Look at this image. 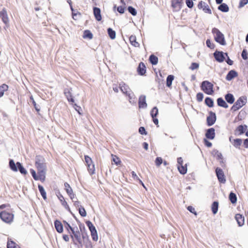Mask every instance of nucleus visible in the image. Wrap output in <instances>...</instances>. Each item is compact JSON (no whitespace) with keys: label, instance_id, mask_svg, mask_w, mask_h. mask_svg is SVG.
<instances>
[{"label":"nucleus","instance_id":"1","mask_svg":"<svg viewBox=\"0 0 248 248\" xmlns=\"http://www.w3.org/2000/svg\"><path fill=\"white\" fill-rule=\"evenodd\" d=\"M0 218L5 222L10 223L14 218V214L11 210H4L0 213Z\"/></svg>","mask_w":248,"mask_h":248},{"label":"nucleus","instance_id":"2","mask_svg":"<svg viewBox=\"0 0 248 248\" xmlns=\"http://www.w3.org/2000/svg\"><path fill=\"white\" fill-rule=\"evenodd\" d=\"M44 158L40 155H37L35 158V166L38 171H43L46 174V166L44 163Z\"/></svg>","mask_w":248,"mask_h":248},{"label":"nucleus","instance_id":"3","mask_svg":"<svg viewBox=\"0 0 248 248\" xmlns=\"http://www.w3.org/2000/svg\"><path fill=\"white\" fill-rule=\"evenodd\" d=\"M212 32L214 35L216 42L221 45H225L226 44L224 35L217 29L216 28H213Z\"/></svg>","mask_w":248,"mask_h":248},{"label":"nucleus","instance_id":"4","mask_svg":"<svg viewBox=\"0 0 248 248\" xmlns=\"http://www.w3.org/2000/svg\"><path fill=\"white\" fill-rule=\"evenodd\" d=\"M247 102V98L246 97L242 96L240 97L237 101L235 102L234 104L232 107L231 110L233 111H235L241 108Z\"/></svg>","mask_w":248,"mask_h":248},{"label":"nucleus","instance_id":"5","mask_svg":"<svg viewBox=\"0 0 248 248\" xmlns=\"http://www.w3.org/2000/svg\"><path fill=\"white\" fill-rule=\"evenodd\" d=\"M201 88L202 91L207 94H212L214 93L213 85L208 81H203Z\"/></svg>","mask_w":248,"mask_h":248},{"label":"nucleus","instance_id":"6","mask_svg":"<svg viewBox=\"0 0 248 248\" xmlns=\"http://www.w3.org/2000/svg\"><path fill=\"white\" fill-rule=\"evenodd\" d=\"M216 173L219 182L224 184L226 182V179L222 170L219 168H217L216 169Z\"/></svg>","mask_w":248,"mask_h":248},{"label":"nucleus","instance_id":"7","mask_svg":"<svg viewBox=\"0 0 248 248\" xmlns=\"http://www.w3.org/2000/svg\"><path fill=\"white\" fill-rule=\"evenodd\" d=\"M71 232H72V234L71 235V237L73 239L74 238L77 240V241L80 243H81V238L80 235V232L78 231V228L77 227L72 229Z\"/></svg>","mask_w":248,"mask_h":248},{"label":"nucleus","instance_id":"8","mask_svg":"<svg viewBox=\"0 0 248 248\" xmlns=\"http://www.w3.org/2000/svg\"><path fill=\"white\" fill-rule=\"evenodd\" d=\"M216 60L219 62H223L225 60V55L227 56V53H224L222 52L216 51L214 54Z\"/></svg>","mask_w":248,"mask_h":248},{"label":"nucleus","instance_id":"9","mask_svg":"<svg viewBox=\"0 0 248 248\" xmlns=\"http://www.w3.org/2000/svg\"><path fill=\"white\" fill-rule=\"evenodd\" d=\"M198 7L199 9H202L206 13L211 14L212 12L208 5L204 2L201 1L198 4Z\"/></svg>","mask_w":248,"mask_h":248},{"label":"nucleus","instance_id":"10","mask_svg":"<svg viewBox=\"0 0 248 248\" xmlns=\"http://www.w3.org/2000/svg\"><path fill=\"white\" fill-rule=\"evenodd\" d=\"M0 18H1L5 25L8 24L9 18L5 8H3L2 11L0 12Z\"/></svg>","mask_w":248,"mask_h":248},{"label":"nucleus","instance_id":"11","mask_svg":"<svg viewBox=\"0 0 248 248\" xmlns=\"http://www.w3.org/2000/svg\"><path fill=\"white\" fill-rule=\"evenodd\" d=\"M216 116L215 113L210 112L209 116L207 118V123L209 126L212 125L216 122Z\"/></svg>","mask_w":248,"mask_h":248},{"label":"nucleus","instance_id":"12","mask_svg":"<svg viewBox=\"0 0 248 248\" xmlns=\"http://www.w3.org/2000/svg\"><path fill=\"white\" fill-rule=\"evenodd\" d=\"M119 88L120 89L121 92L125 95L131 92L129 87L124 82H121L120 83Z\"/></svg>","mask_w":248,"mask_h":248},{"label":"nucleus","instance_id":"13","mask_svg":"<svg viewBox=\"0 0 248 248\" xmlns=\"http://www.w3.org/2000/svg\"><path fill=\"white\" fill-rule=\"evenodd\" d=\"M46 174L43 171H38V175L36 173L33 175L32 176L35 180H40L42 182L45 181Z\"/></svg>","mask_w":248,"mask_h":248},{"label":"nucleus","instance_id":"14","mask_svg":"<svg viewBox=\"0 0 248 248\" xmlns=\"http://www.w3.org/2000/svg\"><path fill=\"white\" fill-rule=\"evenodd\" d=\"M147 106L146 103V97L145 95H141L139 98V107L140 108H144Z\"/></svg>","mask_w":248,"mask_h":248},{"label":"nucleus","instance_id":"15","mask_svg":"<svg viewBox=\"0 0 248 248\" xmlns=\"http://www.w3.org/2000/svg\"><path fill=\"white\" fill-rule=\"evenodd\" d=\"M205 136L207 138L213 140L215 136V129L213 128H209L207 130Z\"/></svg>","mask_w":248,"mask_h":248},{"label":"nucleus","instance_id":"16","mask_svg":"<svg viewBox=\"0 0 248 248\" xmlns=\"http://www.w3.org/2000/svg\"><path fill=\"white\" fill-rule=\"evenodd\" d=\"M237 73L234 70H231L226 76V79L228 81L231 80L237 76Z\"/></svg>","mask_w":248,"mask_h":248},{"label":"nucleus","instance_id":"17","mask_svg":"<svg viewBox=\"0 0 248 248\" xmlns=\"http://www.w3.org/2000/svg\"><path fill=\"white\" fill-rule=\"evenodd\" d=\"M93 14L95 17V19L97 21H100L102 19V17L101 16V11L100 9L97 7H94L93 8Z\"/></svg>","mask_w":248,"mask_h":248},{"label":"nucleus","instance_id":"18","mask_svg":"<svg viewBox=\"0 0 248 248\" xmlns=\"http://www.w3.org/2000/svg\"><path fill=\"white\" fill-rule=\"evenodd\" d=\"M235 219L236 220L237 223L239 226H242L244 224V217L241 214H236L235 215Z\"/></svg>","mask_w":248,"mask_h":248},{"label":"nucleus","instance_id":"19","mask_svg":"<svg viewBox=\"0 0 248 248\" xmlns=\"http://www.w3.org/2000/svg\"><path fill=\"white\" fill-rule=\"evenodd\" d=\"M64 94L66 97L67 100L69 102H71L73 103L74 102V100L72 97V93L71 92L70 89H66L64 90Z\"/></svg>","mask_w":248,"mask_h":248},{"label":"nucleus","instance_id":"20","mask_svg":"<svg viewBox=\"0 0 248 248\" xmlns=\"http://www.w3.org/2000/svg\"><path fill=\"white\" fill-rule=\"evenodd\" d=\"M246 128L247 126L246 125L243 126L241 125L238 126L235 131V134L240 135L243 134L245 132Z\"/></svg>","mask_w":248,"mask_h":248},{"label":"nucleus","instance_id":"21","mask_svg":"<svg viewBox=\"0 0 248 248\" xmlns=\"http://www.w3.org/2000/svg\"><path fill=\"white\" fill-rule=\"evenodd\" d=\"M138 73L140 75H143L146 72V67L143 62H140L139 64L138 68Z\"/></svg>","mask_w":248,"mask_h":248},{"label":"nucleus","instance_id":"22","mask_svg":"<svg viewBox=\"0 0 248 248\" xmlns=\"http://www.w3.org/2000/svg\"><path fill=\"white\" fill-rule=\"evenodd\" d=\"M54 225L57 231L61 233L63 231V226L61 222L58 220H56L54 222Z\"/></svg>","mask_w":248,"mask_h":248},{"label":"nucleus","instance_id":"23","mask_svg":"<svg viewBox=\"0 0 248 248\" xmlns=\"http://www.w3.org/2000/svg\"><path fill=\"white\" fill-rule=\"evenodd\" d=\"M214 155L216 156L217 159L219 161L220 164H224L222 154L220 153H219L218 151H214Z\"/></svg>","mask_w":248,"mask_h":248},{"label":"nucleus","instance_id":"24","mask_svg":"<svg viewBox=\"0 0 248 248\" xmlns=\"http://www.w3.org/2000/svg\"><path fill=\"white\" fill-rule=\"evenodd\" d=\"M225 98L227 102L230 104H232L234 101L233 95L231 93L227 94L225 96Z\"/></svg>","mask_w":248,"mask_h":248},{"label":"nucleus","instance_id":"25","mask_svg":"<svg viewBox=\"0 0 248 248\" xmlns=\"http://www.w3.org/2000/svg\"><path fill=\"white\" fill-rule=\"evenodd\" d=\"M217 105L219 106L223 107L224 108H228V105L226 103V102L222 98H219L217 100Z\"/></svg>","mask_w":248,"mask_h":248},{"label":"nucleus","instance_id":"26","mask_svg":"<svg viewBox=\"0 0 248 248\" xmlns=\"http://www.w3.org/2000/svg\"><path fill=\"white\" fill-rule=\"evenodd\" d=\"M129 41H130V42L132 46H134L135 47L139 46L140 44H139V43H138L136 41V37L135 36L131 35L129 37Z\"/></svg>","mask_w":248,"mask_h":248},{"label":"nucleus","instance_id":"27","mask_svg":"<svg viewBox=\"0 0 248 248\" xmlns=\"http://www.w3.org/2000/svg\"><path fill=\"white\" fill-rule=\"evenodd\" d=\"M177 168L179 172L182 174H185L187 172V167L186 165L184 166L183 164L181 165H177Z\"/></svg>","mask_w":248,"mask_h":248},{"label":"nucleus","instance_id":"28","mask_svg":"<svg viewBox=\"0 0 248 248\" xmlns=\"http://www.w3.org/2000/svg\"><path fill=\"white\" fill-rule=\"evenodd\" d=\"M182 0H172L171 6L174 8L180 9L181 7Z\"/></svg>","mask_w":248,"mask_h":248},{"label":"nucleus","instance_id":"29","mask_svg":"<svg viewBox=\"0 0 248 248\" xmlns=\"http://www.w3.org/2000/svg\"><path fill=\"white\" fill-rule=\"evenodd\" d=\"M8 89V86L5 84H3L0 86V97H1L5 91Z\"/></svg>","mask_w":248,"mask_h":248},{"label":"nucleus","instance_id":"30","mask_svg":"<svg viewBox=\"0 0 248 248\" xmlns=\"http://www.w3.org/2000/svg\"><path fill=\"white\" fill-rule=\"evenodd\" d=\"M127 96L129 97V101L131 104H135L136 102V98L135 95L132 92H130L129 93L126 94Z\"/></svg>","mask_w":248,"mask_h":248},{"label":"nucleus","instance_id":"31","mask_svg":"<svg viewBox=\"0 0 248 248\" xmlns=\"http://www.w3.org/2000/svg\"><path fill=\"white\" fill-rule=\"evenodd\" d=\"M218 9L223 12H227L229 11V8L228 5L225 3H222L220 4L218 7Z\"/></svg>","mask_w":248,"mask_h":248},{"label":"nucleus","instance_id":"32","mask_svg":"<svg viewBox=\"0 0 248 248\" xmlns=\"http://www.w3.org/2000/svg\"><path fill=\"white\" fill-rule=\"evenodd\" d=\"M57 197H58V199H59V200L60 201L62 204L63 206H64L65 207H68L67 202L65 201L64 197L61 194L59 193V194L57 195Z\"/></svg>","mask_w":248,"mask_h":248},{"label":"nucleus","instance_id":"33","mask_svg":"<svg viewBox=\"0 0 248 248\" xmlns=\"http://www.w3.org/2000/svg\"><path fill=\"white\" fill-rule=\"evenodd\" d=\"M16 164L14 161L13 159H10L9 161V166L10 169L14 171H17V168L16 167Z\"/></svg>","mask_w":248,"mask_h":248},{"label":"nucleus","instance_id":"34","mask_svg":"<svg viewBox=\"0 0 248 248\" xmlns=\"http://www.w3.org/2000/svg\"><path fill=\"white\" fill-rule=\"evenodd\" d=\"M174 76L173 75H169L167 78L166 85L168 87H170L171 86L172 82L174 79Z\"/></svg>","mask_w":248,"mask_h":248},{"label":"nucleus","instance_id":"35","mask_svg":"<svg viewBox=\"0 0 248 248\" xmlns=\"http://www.w3.org/2000/svg\"><path fill=\"white\" fill-rule=\"evenodd\" d=\"M218 203L217 202H214L212 205V211L214 214L217 213L218 211Z\"/></svg>","mask_w":248,"mask_h":248},{"label":"nucleus","instance_id":"36","mask_svg":"<svg viewBox=\"0 0 248 248\" xmlns=\"http://www.w3.org/2000/svg\"><path fill=\"white\" fill-rule=\"evenodd\" d=\"M38 189L42 196L44 200L46 199V194L43 186L38 185Z\"/></svg>","mask_w":248,"mask_h":248},{"label":"nucleus","instance_id":"37","mask_svg":"<svg viewBox=\"0 0 248 248\" xmlns=\"http://www.w3.org/2000/svg\"><path fill=\"white\" fill-rule=\"evenodd\" d=\"M17 167H18L19 171L21 173L23 174H26L27 173V170L25 169L22 166L21 164L19 162L16 163Z\"/></svg>","mask_w":248,"mask_h":248},{"label":"nucleus","instance_id":"38","mask_svg":"<svg viewBox=\"0 0 248 248\" xmlns=\"http://www.w3.org/2000/svg\"><path fill=\"white\" fill-rule=\"evenodd\" d=\"M149 60L153 65H156L158 62V58L154 55H151L150 56Z\"/></svg>","mask_w":248,"mask_h":248},{"label":"nucleus","instance_id":"39","mask_svg":"<svg viewBox=\"0 0 248 248\" xmlns=\"http://www.w3.org/2000/svg\"><path fill=\"white\" fill-rule=\"evenodd\" d=\"M242 140L240 139H236L233 140L232 144L236 148H239V146L242 143Z\"/></svg>","mask_w":248,"mask_h":248},{"label":"nucleus","instance_id":"40","mask_svg":"<svg viewBox=\"0 0 248 248\" xmlns=\"http://www.w3.org/2000/svg\"><path fill=\"white\" fill-rule=\"evenodd\" d=\"M86 224H87V226L88 227V228L91 232V233L96 231V230L95 227L93 226V225L91 221H87Z\"/></svg>","mask_w":248,"mask_h":248},{"label":"nucleus","instance_id":"41","mask_svg":"<svg viewBox=\"0 0 248 248\" xmlns=\"http://www.w3.org/2000/svg\"><path fill=\"white\" fill-rule=\"evenodd\" d=\"M108 35H109V37L111 39H114L115 38V37H116V33H115V31H113L111 28H108Z\"/></svg>","mask_w":248,"mask_h":248},{"label":"nucleus","instance_id":"42","mask_svg":"<svg viewBox=\"0 0 248 248\" xmlns=\"http://www.w3.org/2000/svg\"><path fill=\"white\" fill-rule=\"evenodd\" d=\"M229 199L232 203H236L237 201L236 195L232 192H231L229 195Z\"/></svg>","mask_w":248,"mask_h":248},{"label":"nucleus","instance_id":"43","mask_svg":"<svg viewBox=\"0 0 248 248\" xmlns=\"http://www.w3.org/2000/svg\"><path fill=\"white\" fill-rule=\"evenodd\" d=\"M83 37L84 38H89L91 39L93 38V34L90 31L86 30L84 31Z\"/></svg>","mask_w":248,"mask_h":248},{"label":"nucleus","instance_id":"44","mask_svg":"<svg viewBox=\"0 0 248 248\" xmlns=\"http://www.w3.org/2000/svg\"><path fill=\"white\" fill-rule=\"evenodd\" d=\"M18 246L14 241L8 240L7 242V248H17Z\"/></svg>","mask_w":248,"mask_h":248},{"label":"nucleus","instance_id":"45","mask_svg":"<svg viewBox=\"0 0 248 248\" xmlns=\"http://www.w3.org/2000/svg\"><path fill=\"white\" fill-rule=\"evenodd\" d=\"M205 103L206 105L209 107H212L214 105V102L213 99L209 97H207L205 98Z\"/></svg>","mask_w":248,"mask_h":248},{"label":"nucleus","instance_id":"46","mask_svg":"<svg viewBox=\"0 0 248 248\" xmlns=\"http://www.w3.org/2000/svg\"><path fill=\"white\" fill-rule=\"evenodd\" d=\"M87 167L89 173L91 175L94 174L95 171L94 165L92 163L91 164L87 165Z\"/></svg>","mask_w":248,"mask_h":248},{"label":"nucleus","instance_id":"47","mask_svg":"<svg viewBox=\"0 0 248 248\" xmlns=\"http://www.w3.org/2000/svg\"><path fill=\"white\" fill-rule=\"evenodd\" d=\"M64 187L65 190H66V193L68 194V195L70 193L73 192V189L67 183H64Z\"/></svg>","mask_w":248,"mask_h":248},{"label":"nucleus","instance_id":"48","mask_svg":"<svg viewBox=\"0 0 248 248\" xmlns=\"http://www.w3.org/2000/svg\"><path fill=\"white\" fill-rule=\"evenodd\" d=\"M158 114V109L157 108L155 107L153 108L152 109L151 111V115L153 118L154 117H155Z\"/></svg>","mask_w":248,"mask_h":248},{"label":"nucleus","instance_id":"49","mask_svg":"<svg viewBox=\"0 0 248 248\" xmlns=\"http://www.w3.org/2000/svg\"><path fill=\"white\" fill-rule=\"evenodd\" d=\"M79 213V214L83 217H84L86 216V212L84 207L80 206L78 208Z\"/></svg>","mask_w":248,"mask_h":248},{"label":"nucleus","instance_id":"50","mask_svg":"<svg viewBox=\"0 0 248 248\" xmlns=\"http://www.w3.org/2000/svg\"><path fill=\"white\" fill-rule=\"evenodd\" d=\"M30 100L31 101L36 110L37 111H39L40 110V108L39 106H38L37 105L35 101H34V100L32 96L30 97Z\"/></svg>","mask_w":248,"mask_h":248},{"label":"nucleus","instance_id":"51","mask_svg":"<svg viewBox=\"0 0 248 248\" xmlns=\"http://www.w3.org/2000/svg\"><path fill=\"white\" fill-rule=\"evenodd\" d=\"M128 12L131 13L133 16H135L137 15V11L135 8L132 6H129L128 8Z\"/></svg>","mask_w":248,"mask_h":248},{"label":"nucleus","instance_id":"52","mask_svg":"<svg viewBox=\"0 0 248 248\" xmlns=\"http://www.w3.org/2000/svg\"><path fill=\"white\" fill-rule=\"evenodd\" d=\"M112 160L115 163V164H116V165L120 164L121 161H120V159L118 157H117L116 155H112Z\"/></svg>","mask_w":248,"mask_h":248},{"label":"nucleus","instance_id":"53","mask_svg":"<svg viewBox=\"0 0 248 248\" xmlns=\"http://www.w3.org/2000/svg\"><path fill=\"white\" fill-rule=\"evenodd\" d=\"M199 67V64L198 63L196 62H192L191 64V66H190L189 68L192 70H194L195 69H197Z\"/></svg>","mask_w":248,"mask_h":248},{"label":"nucleus","instance_id":"54","mask_svg":"<svg viewBox=\"0 0 248 248\" xmlns=\"http://www.w3.org/2000/svg\"><path fill=\"white\" fill-rule=\"evenodd\" d=\"M91 236L92 239L94 241H97L98 240V235L97 231L93 232H91Z\"/></svg>","mask_w":248,"mask_h":248},{"label":"nucleus","instance_id":"55","mask_svg":"<svg viewBox=\"0 0 248 248\" xmlns=\"http://www.w3.org/2000/svg\"><path fill=\"white\" fill-rule=\"evenodd\" d=\"M85 161L86 163L87 166L93 163L91 158L88 155H85Z\"/></svg>","mask_w":248,"mask_h":248},{"label":"nucleus","instance_id":"56","mask_svg":"<svg viewBox=\"0 0 248 248\" xmlns=\"http://www.w3.org/2000/svg\"><path fill=\"white\" fill-rule=\"evenodd\" d=\"M157 166H159L162 163V159L160 157H157L155 161Z\"/></svg>","mask_w":248,"mask_h":248},{"label":"nucleus","instance_id":"57","mask_svg":"<svg viewBox=\"0 0 248 248\" xmlns=\"http://www.w3.org/2000/svg\"><path fill=\"white\" fill-rule=\"evenodd\" d=\"M197 99L198 101L201 102L202 100L203 95L202 93H199L197 94Z\"/></svg>","mask_w":248,"mask_h":248},{"label":"nucleus","instance_id":"58","mask_svg":"<svg viewBox=\"0 0 248 248\" xmlns=\"http://www.w3.org/2000/svg\"><path fill=\"white\" fill-rule=\"evenodd\" d=\"M186 4L188 7L191 8L193 6V2L192 0H186Z\"/></svg>","mask_w":248,"mask_h":248},{"label":"nucleus","instance_id":"59","mask_svg":"<svg viewBox=\"0 0 248 248\" xmlns=\"http://www.w3.org/2000/svg\"><path fill=\"white\" fill-rule=\"evenodd\" d=\"M132 176L135 180H139L140 182L142 184V186L144 187V186L143 184L142 183V182L139 179L138 176L136 174V173L134 171H132L131 172Z\"/></svg>","mask_w":248,"mask_h":248},{"label":"nucleus","instance_id":"60","mask_svg":"<svg viewBox=\"0 0 248 248\" xmlns=\"http://www.w3.org/2000/svg\"><path fill=\"white\" fill-rule=\"evenodd\" d=\"M206 43L207 46L208 47H209L210 48H214V45L213 44L211 43V42L209 39L207 40Z\"/></svg>","mask_w":248,"mask_h":248},{"label":"nucleus","instance_id":"61","mask_svg":"<svg viewBox=\"0 0 248 248\" xmlns=\"http://www.w3.org/2000/svg\"><path fill=\"white\" fill-rule=\"evenodd\" d=\"M248 3V0H240L239 2V7H242L245 5L247 4Z\"/></svg>","mask_w":248,"mask_h":248},{"label":"nucleus","instance_id":"62","mask_svg":"<svg viewBox=\"0 0 248 248\" xmlns=\"http://www.w3.org/2000/svg\"><path fill=\"white\" fill-rule=\"evenodd\" d=\"M140 133L141 135H147L146 130L143 127H140L139 129Z\"/></svg>","mask_w":248,"mask_h":248},{"label":"nucleus","instance_id":"63","mask_svg":"<svg viewBox=\"0 0 248 248\" xmlns=\"http://www.w3.org/2000/svg\"><path fill=\"white\" fill-rule=\"evenodd\" d=\"M248 54L246 50H243L241 54L242 57L244 60H247L248 57L247 56Z\"/></svg>","mask_w":248,"mask_h":248},{"label":"nucleus","instance_id":"64","mask_svg":"<svg viewBox=\"0 0 248 248\" xmlns=\"http://www.w3.org/2000/svg\"><path fill=\"white\" fill-rule=\"evenodd\" d=\"M117 11L121 14H123L124 12V7L122 6H120L117 7Z\"/></svg>","mask_w":248,"mask_h":248}]
</instances>
